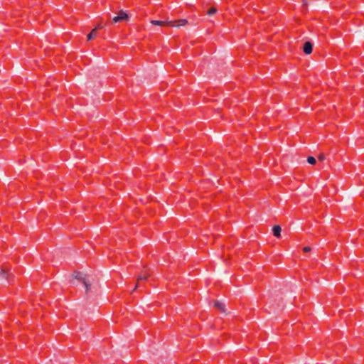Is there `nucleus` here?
Instances as JSON below:
<instances>
[{
    "instance_id": "9b49d317",
    "label": "nucleus",
    "mask_w": 364,
    "mask_h": 364,
    "mask_svg": "<svg viewBox=\"0 0 364 364\" xmlns=\"http://www.w3.org/2000/svg\"><path fill=\"white\" fill-rule=\"evenodd\" d=\"M307 162L310 164H316V159L313 156H309L307 158Z\"/></svg>"
},
{
    "instance_id": "4468645a",
    "label": "nucleus",
    "mask_w": 364,
    "mask_h": 364,
    "mask_svg": "<svg viewBox=\"0 0 364 364\" xmlns=\"http://www.w3.org/2000/svg\"><path fill=\"white\" fill-rule=\"evenodd\" d=\"M325 156L323 154H320L318 157L319 161H324L325 160Z\"/></svg>"
},
{
    "instance_id": "6e6552de",
    "label": "nucleus",
    "mask_w": 364,
    "mask_h": 364,
    "mask_svg": "<svg viewBox=\"0 0 364 364\" xmlns=\"http://www.w3.org/2000/svg\"><path fill=\"white\" fill-rule=\"evenodd\" d=\"M177 22L178 23V24L176 25L175 22L173 21V25H174L173 26L179 27V26H184L188 23V21L186 19H180Z\"/></svg>"
},
{
    "instance_id": "39448f33",
    "label": "nucleus",
    "mask_w": 364,
    "mask_h": 364,
    "mask_svg": "<svg viewBox=\"0 0 364 364\" xmlns=\"http://www.w3.org/2000/svg\"><path fill=\"white\" fill-rule=\"evenodd\" d=\"M312 48H313L312 43L309 41H306L304 45L303 50L306 54L309 55V54L311 53Z\"/></svg>"
},
{
    "instance_id": "9d476101",
    "label": "nucleus",
    "mask_w": 364,
    "mask_h": 364,
    "mask_svg": "<svg viewBox=\"0 0 364 364\" xmlns=\"http://www.w3.org/2000/svg\"><path fill=\"white\" fill-rule=\"evenodd\" d=\"M82 283L85 286L86 291H88L90 289V284L88 282V281L86 279H83Z\"/></svg>"
},
{
    "instance_id": "ddd939ff",
    "label": "nucleus",
    "mask_w": 364,
    "mask_h": 364,
    "mask_svg": "<svg viewBox=\"0 0 364 364\" xmlns=\"http://www.w3.org/2000/svg\"><path fill=\"white\" fill-rule=\"evenodd\" d=\"M147 278H148V275H145V276L140 275L138 277L137 281L139 282V280H146Z\"/></svg>"
},
{
    "instance_id": "7ed1b4c3",
    "label": "nucleus",
    "mask_w": 364,
    "mask_h": 364,
    "mask_svg": "<svg viewBox=\"0 0 364 364\" xmlns=\"http://www.w3.org/2000/svg\"><path fill=\"white\" fill-rule=\"evenodd\" d=\"M214 306L218 308L223 314H225V315H228V312L226 310V307H225V304L219 301H215L214 302Z\"/></svg>"
},
{
    "instance_id": "f257e3e1",
    "label": "nucleus",
    "mask_w": 364,
    "mask_h": 364,
    "mask_svg": "<svg viewBox=\"0 0 364 364\" xmlns=\"http://www.w3.org/2000/svg\"><path fill=\"white\" fill-rule=\"evenodd\" d=\"M129 18V15L123 10H121L119 11L118 15L112 18V22L117 23L122 21H128Z\"/></svg>"
},
{
    "instance_id": "2eb2a0df",
    "label": "nucleus",
    "mask_w": 364,
    "mask_h": 364,
    "mask_svg": "<svg viewBox=\"0 0 364 364\" xmlns=\"http://www.w3.org/2000/svg\"><path fill=\"white\" fill-rule=\"evenodd\" d=\"M304 252H308L311 250V248L310 247H305L303 248Z\"/></svg>"
},
{
    "instance_id": "20e7f679",
    "label": "nucleus",
    "mask_w": 364,
    "mask_h": 364,
    "mask_svg": "<svg viewBox=\"0 0 364 364\" xmlns=\"http://www.w3.org/2000/svg\"><path fill=\"white\" fill-rule=\"evenodd\" d=\"M151 23L153 24V25H156V26H164V25H168V26H174L173 25V21H157V20H153L151 21Z\"/></svg>"
},
{
    "instance_id": "f03ea898",
    "label": "nucleus",
    "mask_w": 364,
    "mask_h": 364,
    "mask_svg": "<svg viewBox=\"0 0 364 364\" xmlns=\"http://www.w3.org/2000/svg\"><path fill=\"white\" fill-rule=\"evenodd\" d=\"M14 276L11 273L10 269L1 268L0 269V280L4 281L9 278H12Z\"/></svg>"
},
{
    "instance_id": "f8f14e48",
    "label": "nucleus",
    "mask_w": 364,
    "mask_h": 364,
    "mask_svg": "<svg viewBox=\"0 0 364 364\" xmlns=\"http://www.w3.org/2000/svg\"><path fill=\"white\" fill-rule=\"evenodd\" d=\"M216 12H217V9L213 7L208 11L207 14H208V15L211 16V15L215 14Z\"/></svg>"
},
{
    "instance_id": "423d86ee",
    "label": "nucleus",
    "mask_w": 364,
    "mask_h": 364,
    "mask_svg": "<svg viewBox=\"0 0 364 364\" xmlns=\"http://www.w3.org/2000/svg\"><path fill=\"white\" fill-rule=\"evenodd\" d=\"M272 232L273 235L277 237H279L281 236V232H282V228L279 225H274L272 228Z\"/></svg>"
},
{
    "instance_id": "f3484780",
    "label": "nucleus",
    "mask_w": 364,
    "mask_h": 364,
    "mask_svg": "<svg viewBox=\"0 0 364 364\" xmlns=\"http://www.w3.org/2000/svg\"><path fill=\"white\" fill-rule=\"evenodd\" d=\"M102 28V26L101 25H98L95 29H100Z\"/></svg>"
},
{
    "instance_id": "0eeeda50",
    "label": "nucleus",
    "mask_w": 364,
    "mask_h": 364,
    "mask_svg": "<svg viewBox=\"0 0 364 364\" xmlns=\"http://www.w3.org/2000/svg\"><path fill=\"white\" fill-rule=\"evenodd\" d=\"M73 277L76 279H78V280H80L83 282V279H86L85 276L83 275L82 273L80 272H75L74 274H73Z\"/></svg>"
},
{
    "instance_id": "1a4fd4ad",
    "label": "nucleus",
    "mask_w": 364,
    "mask_h": 364,
    "mask_svg": "<svg viewBox=\"0 0 364 364\" xmlns=\"http://www.w3.org/2000/svg\"><path fill=\"white\" fill-rule=\"evenodd\" d=\"M96 29H93L90 33H89L87 36V38L88 41H90L92 40L93 38H95L96 36Z\"/></svg>"
},
{
    "instance_id": "dca6fc26",
    "label": "nucleus",
    "mask_w": 364,
    "mask_h": 364,
    "mask_svg": "<svg viewBox=\"0 0 364 364\" xmlns=\"http://www.w3.org/2000/svg\"><path fill=\"white\" fill-rule=\"evenodd\" d=\"M137 282H139L137 281ZM138 287H139V283H136V284L135 285V287L134 288V291H135Z\"/></svg>"
}]
</instances>
